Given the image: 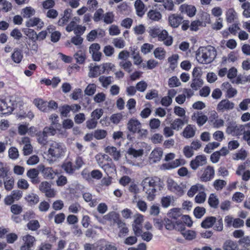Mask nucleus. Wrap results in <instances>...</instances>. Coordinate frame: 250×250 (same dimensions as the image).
I'll return each mask as SVG.
<instances>
[{"instance_id": "f257e3e1", "label": "nucleus", "mask_w": 250, "mask_h": 250, "mask_svg": "<svg viewBox=\"0 0 250 250\" xmlns=\"http://www.w3.org/2000/svg\"><path fill=\"white\" fill-rule=\"evenodd\" d=\"M216 55V49L212 46L200 47L196 51V59L200 63L208 64L213 62Z\"/></svg>"}, {"instance_id": "f03ea898", "label": "nucleus", "mask_w": 250, "mask_h": 250, "mask_svg": "<svg viewBox=\"0 0 250 250\" xmlns=\"http://www.w3.org/2000/svg\"><path fill=\"white\" fill-rule=\"evenodd\" d=\"M159 182V178L157 177H146L142 181L141 185L148 201H151L154 199Z\"/></svg>"}, {"instance_id": "7ed1b4c3", "label": "nucleus", "mask_w": 250, "mask_h": 250, "mask_svg": "<svg viewBox=\"0 0 250 250\" xmlns=\"http://www.w3.org/2000/svg\"><path fill=\"white\" fill-rule=\"evenodd\" d=\"M250 129V123L244 125H237L235 122H231L228 124L226 132L234 136L245 135L246 132Z\"/></svg>"}, {"instance_id": "20e7f679", "label": "nucleus", "mask_w": 250, "mask_h": 250, "mask_svg": "<svg viewBox=\"0 0 250 250\" xmlns=\"http://www.w3.org/2000/svg\"><path fill=\"white\" fill-rule=\"evenodd\" d=\"M66 151V147L64 144L60 142H53L50 143L48 150V155L55 159L64 156Z\"/></svg>"}, {"instance_id": "39448f33", "label": "nucleus", "mask_w": 250, "mask_h": 250, "mask_svg": "<svg viewBox=\"0 0 250 250\" xmlns=\"http://www.w3.org/2000/svg\"><path fill=\"white\" fill-rule=\"evenodd\" d=\"M84 248L85 250H117L115 245L106 241L101 242L97 246L94 244H85Z\"/></svg>"}, {"instance_id": "423d86ee", "label": "nucleus", "mask_w": 250, "mask_h": 250, "mask_svg": "<svg viewBox=\"0 0 250 250\" xmlns=\"http://www.w3.org/2000/svg\"><path fill=\"white\" fill-rule=\"evenodd\" d=\"M250 167V160H247L243 164L240 165L236 171V174L242 177V179L248 181L250 179V171L247 170Z\"/></svg>"}, {"instance_id": "0eeeda50", "label": "nucleus", "mask_w": 250, "mask_h": 250, "mask_svg": "<svg viewBox=\"0 0 250 250\" xmlns=\"http://www.w3.org/2000/svg\"><path fill=\"white\" fill-rule=\"evenodd\" d=\"M167 189L175 194L181 196L184 193V188L181 184H178L173 179L169 178L167 180Z\"/></svg>"}, {"instance_id": "6e6552de", "label": "nucleus", "mask_w": 250, "mask_h": 250, "mask_svg": "<svg viewBox=\"0 0 250 250\" xmlns=\"http://www.w3.org/2000/svg\"><path fill=\"white\" fill-rule=\"evenodd\" d=\"M208 122L214 127L217 128L223 127L225 124L224 121L218 118L217 113L214 110L209 112Z\"/></svg>"}, {"instance_id": "1a4fd4ad", "label": "nucleus", "mask_w": 250, "mask_h": 250, "mask_svg": "<svg viewBox=\"0 0 250 250\" xmlns=\"http://www.w3.org/2000/svg\"><path fill=\"white\" fill-rule=\"evenodd\" d=\"M18 143L21 146H23L22 151L24 155H28L32 153L33 147L29 138L22 137L18 140Z\"/></svg>"}, {"instance_id": "9d476101", "label": "nucleus", "mask_w": 250, "mask_h": 250, "mask_svg": "<svg viewBox=\"0 0 250 250\" xmlns=\"http://www.w3.org/2000/svg\"><path fill=\"white\" fill-rule=\"evenodd\" d=\"M144 221V216L141 214H137L132 225L133 230L136 236H139L142 233V225Z\"/></svg>"}, {"instance_id": "9b49d317", "label": "nucleus", "mask_w": 250, "mask_h": 250, "mask_svg": "<svg viewBox=\"0 0 250 250\" xmlns=\"http://www.w3.org/2000/svg\"><path fill=\"white\" fill-rule=\"evenodd\" d=\"M100 44L97 43H92L89 47V52L94 61L99 62L101 60L102 53L100 52Z\"/></svg>"}, {"instance_id": "f8f14e48", "label": "nucleus", "mask_w": 250, "mask_h": 250, "mask_svg": "<svg viewBox=\"0 0 250 250\" xmlns=\"http://www.w3.org/2000/svg\"><path fill=\"white\" fill-rule=\"evenodd\" d=\"M38 169L46 179H53L57 174L56 172L54 171L51 167H46L42 165H39Z\"/></svg>"}, {"instance_id": "ddd939ff", "label": "nucleus", "mask_w": 250, "mask_h": 250, "mask_svg": "<svg viewBox=\"0 0 250 250\" xmlns=\"http://www.w3.org/2000/svg\"><path fill=\"white\" fill-rule=\"evenodd\" d=\"M24 245L21 247V250H31L36 241L35 238L29 234H26L22 237Z\"/></svg>"}, {"instance_id": "4468645a", "label": "nucleus", "mask_w": 250, "mask_h": 250, "mask_svg": "<svg viewBox=\"0 0 250 250\" xmlns=\"http://www.w3.org/2000/svg\"><path fill=\"white\" fill-rule=\"evenodd\" d=\"M183 19V17L179 14H171L168 18V24L173 28H177L181 24Z\"/></svg>"}, {"instance_id": "2eb2a0df", "label": "nucleus", "mask_w": 250, "mask_h": 250, "mask_svg": "<svg viewBox=\"0 0 250 250\" xmlns=\"http://www.w3.org/2000/svg\"><path fill=\"white\" fill-rule=\"evenodd\" d=\"M207 163V159L204 155L197 156L190 163L191 168L196 170L199 167L205 165Z\"/></svg>"}, {"instance_id": "dca6fc26", "label": "nucleus", "mask_w": 250, "mask_h": 250, "mask_svg": "<svg viewBox=\"0 0 250 250\" xmlns=\"http://www.w3.org/2000/svg\"><path fill=\"white\" fill-rule=\"evenodd\" d=\"M158 38L159 41L163 42L167 46H170L173 43L172 37L169 35L167 31L165 29H162Z\"/></svg>"}, {"instance_id": "f3484780", "label": "nucleus", "mask_w": 250, "mask_h": 250, "mask_svg": "<svg viewBox=\"0 0 250 250\" xmlns=\"http://www.w3.org/2000/svg\"><path fill=\"white\" fill-rule=\"evenodd\" d=\"M234 104L228 100H222L219 103L217 106V110L219 111L224 112L226 110H231L234 108Z\"/></svg>"}, {"instance_id": "a211bd4d", "label": "nucleus", "mask_w": 250, "mask_h": 250, "mask_svg": "<svg viewBox=\"0 0 250 250\" xmlns=\"http://www.w3.org/2000/svg\"><path fill=\"white\" fill-rule=\"evenodd\" d=\"M141 127H142V124L138 120L135 118L130 119L127 124V129L133 133L137 132Z\"/></svg>"}, {"instance_id": "6ab92c4d", "label": "nucleus", "mask_w": 250, "mask_h": 250, "mask_svg": "<svg viewBox=\"0 0 250 250\" xmlns=\"http://www.w3.org/2000/svg\"><path fill=\"white\" fill-rule=\"evenodd\" d=\"M13 109L14 107L11 101H9L7 102L5 100H2L0 101V110L2 114H10Z\"/></svg>"}, {"instance_id": "aec40b11", "label": "nucleus", "mask_w": 250, "mask_h": 250, "mask_svg": "<svg viewBox=\"0 0 250 250\" xmlns=\"http://www.w3.org/2000/svg\"><path fill=\"white\" fill-rule=\"evenodd\" d=\"M214 175V170L210 166H208L204 170L203 174L200 177L201 181L207 182L212 179Z\"/></svg>"}, {"instance_id": "412c9836", "label": "nucleus", "mask_w": 250, "mask_h": 250, "mask_svg": "<svg viewBox=\"0 0 250 250\" xmlns=\"http://www.w3.org/2000/svg\"><path fill=\"white\" fill-rule=\"evenodd\" d=\"M26 26L27 27H33L36 26L38 29H41L44 25L43 21L40 18L35 17L33 18H30L26 22Z\"/></svg>"}, {"instance_id": "4be33fe9", "label": "nucleus", "mask_w": 250, "mask_h": 250, "mask_svg": "<svg viewBox=\"0 0 250 250\" xmlns=\"http://www.w3.org/2000/svg\"><path fill=\"white\" fill-rule=\"evenodd\" d=\"M163 150L160 147H157L154 149L149 155V161L150 163H156L160 161L163 156Z\"/></svg>"}, {"instance_id": "5701e85b", "label": "nucleus", "mask_w": 250, "mask_h": 250, "mask_svg": "<svg viewBox=\"0 0 250 250\" xmlns=\"http://www.w3.org/2000/svg\"><path fill=\"white\" fill-rule=\"evenodd\" d=\"M192 120L195 121L199 126L204 125L208 120V117L202 112H195L191 116Z\"/></svg>"}, {"instance_id": "b1692460", "label": "nucleus", "mask_w": 250, "mask_h": 250, "mask_svg": "<svg viewBox=\"0 0 250 250\" xmlns=\"http://www.w3.org/2000/svg\"><path fill=\"white\" fill-rule=\"evenodd\" d=\"M180 10L182 13L187 14L189 17H192L195 15L196 8L194 6L184 4L180 6Z\"/></svg>"}, {"instance_id": "393cba45", "label": "nucleus", "mask_w": 250, "mask_h": 250, "mask_svg": "<svg viewBox=\"0 0 250 250\" xmlns=\"http://www.w3.org/2000/svg\"><path fill=\"white\" fill-rule=\"evenodd\" d=\"M95 216L97 221L103 224H105L106 221H111L112 219L115 220L118 218V215L115 212H110L102 217H98L96 215Z\"/></svg>"}, {"instance_id": "a878e982", "label": "nucleus", "mask_w": 250, "mask_h": 250, "mask_svg": "<svg viewBox=\"0 0 250 250\" xmlns=\"http://www.w3.org/2000/svg\"><path fill=\"white\" fill-rule=\"evenodd\" d=\"M89 68L88 76L89 77H96L101 74L104 73L101 65L93 66L92 64H91Z\"/></svg>"}, {"instance_id": "bb28decb", "label": "nucleus", "mask_w": 250, "mask_h": 250, "mask_svg": "<svg viewBox=\"0 0 250 250\" xmlns=\"http://www.w3.org/2000/svg\"><path fill=\"white\" fill-rule=\"evenodd\" d=\"M222 90L227 94L229 98L233 97L237 94V90L232 88L229 83H224L222 85Z\"/></svg>"}, {"instance_id": "cd10ccee", "label": "nucleus", "mask_w": 250, "mask_h": 250, "mask_svg": "<svg viewBox=\"0 0 250 250\" xmlns=\"http://www.w3.org/2000/svg\"><path fill=\"white\" fill-rule=\"evenodd\" d=\"M39 169L32 168L27 171L26 175L30 179L32 183L34 184L39 183L38 175L39 174Z\"/></svg>"}, {"instance_id": "c85d7f7f", "label": "nucleus", "mask_w": 250, "mask_h": 250, "mask_svg": "<svg viewBox=\"0 0 250 250\" xmlns=\"http://www.w3.org/2000/svg\"><path fill=\"white\" fill-rule=\"evenodd\" d=\"M96 160L99 166L102 168L108 161H111V158L105 154L99 153L95 156Z\"/></svg>"}, {"instance_id": "c756f323", "label": "nucleus", "mask_w": 250, "mask_h": 250, "mask_svg": "<svg viewBox=\"0 0 250 250\" xmlns=\"http://www.w3.org/2000/svg\"><path fill=\"white\" fill-rule=\"evenodd\" d=\"M196 128L191 125H188L184 129L182 135L187 138H190L195 135Z\"/></svg>"}, {"instance_id": "7c9ffc66", "label": "nucleus", "mask_w": 250, "mask_h": 250, "mask_svg": "<svg viewBox=\"0 0 250 250\" xmlns=\"http://www.w3.org/2000/svg\"><path fill=\"white\" fill-rule=\"evenodd\" d=\"M35 106L41 111L48 112V108L47 107V102L42 99H36L33 102Z\"/></svg>"}, {"instance_id": "2f4dec72", "label": "nucleus", "mask_w": 250, "mask_h": 250, "mask_svg": "<svg viewBox=\"0 0 250 250\" xmlns=\"http://www.w3.org/2000/svg\"><path fill=\"white\" fill-rule=\"evenodd\" d=\"M102 168L104 171L107 175H111L116 173V169L115 165L112 162L108 161Z\"/></svg>"}, {"instance_id": "473e14b6", "label": "nucleus", "mask_w": 250, "mask_h": 250, "mask_svg": "<svg viewBox=\"0 0 250 250\" xmlns=\"http://www.w3.org/2000/svg\"><path fill=\"white\" fill-rule=\"evenodd\" d=\"M104 151L111 155L116 161L118 160L120 157L119 151H118L117 148L114 146H108L105 148Z\"/></svg>"}, {"instance_id": "72a5a7b5", "label": "nucleus", "mask_w": 250, "mask_h": 250, "mask_svg": "<svg viewBox=\"0 0 250 250\" xmlns=\"http://www.w3.org/2000/svg\"><path fill=\"white\" fill-rule=\"evenodd\" d=\"M226 19L229 23L234 21L237 19V14L233 8H229L226 11Z\"/></svg>"}, {"instance_id": "f704fd0d", "label": "nucleus", "mask_w": 250, "mask_h": 250, "mask_svg": "<svg viewBox=\"0 0 250 250\" xmlns=\"http://www.w3.org/2000/svg\"><path fill=\"white\" fill-rule=\"evenodd\" d=\"M134 6L137 15L139 17H142L145 13V5L142 1L136 0L135 2Z\"/></svg>"}, {"instance_id": "c9c22d12", "label": "nucleus", "mask_w": 250, "mask_h": 250, "mask_svg": "<svg viewBox=\"0 0 250 250\" xmlns=\"http://www.w3.org/2000/svg\"><path fill=\"white\" fill-rule=\"evenodd\" d=\"M174 202V197L172 195H167L161 198V203L164 208H168Z\"/></svg>"}, {"instance_id": "e433bc0d", "label": "nucleus", "mask_w": 250, "mask_h": 250, "mask_svg": "<svg viewBox=\"0 0 250 250\" xmlns=\"http://www.w3.org/2000/svg\"><path fill=\"white\" fill-rule=\"evenodd\" d=\"M185 124L184 121L180 118H176L170 123V126L173 130L179 131L181 129Z\"/></svg>"}, {"instance_id": "4c0bfd02", "label": "nucleus", "mask_w": 250, "mask_h": 250, "mask_svg": "<svg viewBox=\"0 0 250 250\" xmlns=\"http://www.w3.org/2000/svg\"><path fill=\"white\" fill-rule=\"evenodd\" d=\"M216 222V218L213 216L206 217L201 223V227L208 229L212 227Z\"/></svg>"}, {"instance_id": "58836bf2", "label": "nucleus", "mask_w": 250, "mask_h": 250, "mask_svg": "<svg viewBox=\"0 0 250 250\" xmlns=\"http://www.w3.org/2000/svg\"><path fill=\"white\" fill-rule=\"evenodd\" d=\"M204 186L200 184H197L195 185L192 186L188 192V195L189 197H193L196 193L198 191L200 192L202 190H204Z\"/></svg>"}, {"instance_id": "ea45409f", "label": "nucleus", "mask_w": 250, "mask_h": 250, "mask_svg": "<svg viewBox=\"0 0 250 250\" xmlns=\"http://www.w3.org/2000/svg\"><path fill=\"white\" fill-rule=\"evenodd\" d=\"M11 58L15 63H20L23 58L21 51L18 48L15 49L14 52L11 55Z\"/></svg>"}, {"instance_id": "a19ab883", "label": "nucleus", "mask_w": 250, "mask_h": 250, "mask_svg": "<svg viewBox=\"0 0 250 250\" xmlns=\"http://www.w3.org/2000/svg\"><path fill=\"white\" fill-rule=\"evenodd\" d=\"M182 214V209L179 208H173L167 213L168 216L174 219H177Z\"/></svg>"}, {"instance_id": "79ce46f5", "label": "nucleus", "mask_w": 250, "mask_h": 250, "mask_svg": "<svg viewBox=\"0 0 250 250\" xmlns=\"http://www.w3.org/2000/svg\"><path fill=\"white\" fill-rule=\"evenodd\" d=\"M55 30V27L53 25H49L46 30L42 31L40 32L39 34H37V40L39 39L40 40H44L48 33H50Z\"/></svg>"}, {"instance_id": "37998d69", "label": "nucleus", "mask_w": 250, "mask_h": 250, "mask_svg": "<svg viewBox=\"0 0 250 250\" xmlns=\"http://www.w3.org/2000/svg\"><path fill=\"white\" fill-rule=\"evenodd\" d=\"M25 199L30 205H34L37 204L39 201V196L33 193H30L27 194L25 197Z\"/></svg>"}, {"instance_id": "c03bdc74", "label": "nucleus", "mask_w": 250, "mask_h": 250, "mask_svg": "<svg viewBox=\"0 0 250 250\" xmlns=\"http://www.w3.org/2000/svg\"><path fill=\"white\" fill-rule=\"evenodd\" d=\"M118 228H120L119 232V237H123L127 234L128 232V229L126 227L125 224L122 221L119 220L117 222Z\"/></svg>"}, {"instance_id": "a18cd8bd", "label": "nucleus", "mask_w": 250, "mask_h": 250, "mask_svg": "<svg viewBox=\"0 0 250 250\" xmlns=\"http://www.w3.org/2000/svg\"><path fill=\"white\" fill-rule=\"evenodd\" d=\"M35 10L31 6H27L22 10V16L24 18H30L35 14Z\"/></svg>"}, {"instance_id": "49530a36", "label": "nucleus", "mask_w": 250, "mask_h": 250, "mask_svg": "<svg viewBox=\"0 0 250 250\" xmlns=\"http://www.w3.org/2000/svg\"><path fill=\"white\" fill-rule=\"evenodd\" d=\"M147 17L151 20L158 21L162 18L161 14L156 10H150L147 13Z\"/></svg>"}, {"instance_id": "de8ad7c7", "label": "nucleus", "mask_w": 250, "mask_h": 250, "mask_svg": "<svg viewBox=\"0 0 250 250\" xmlns=\"http://www.w3.org/2000/svg\"><path fill=\"white\" fill-rule=\"evenodd\" d=\"M62 168L66 173L69 174L72 173L75 170L74 167L72 166V163L69 160H66L63 163Z\"/></svg>"}, {"instance_id": "09e8293b", "label": "nucleus", "mask_w": 250, "mask_h": 250, "mask_svg": "<svg viewBox=\"0 0 250 250\" xmlns=\"http://www.w3.org/2000/svg\"><path fill=\"white\" fill-rule=\"evenodd\" d=\"M208 203L210 207L216 208L219 204V199L214 194H211L209 197Z\"/></svg>"}, {"instance_id": "8fccbe9b", "label": "nucleus", "mask_w": 250, "mask_h": 250, "mask_svg": "<svg viewBox=\"0 0 250 250\" xmlns=\"http://www.w3.org/2000/svg\"><path fill=\"white\" fill-rule=\"evenodd\" d=\"M23 32L32 41L37 40V34L33 29L26 28L24 29Z\"/></svg>"}, {"instance_id": "3c124183", "label": "nucleus", "mask_w": 250, "mask_h": 250, "mask_svg": "<svg viewBox=\"0 0 250 250\" xmlns=\"http://www.w3.org/2000/svg\"><path fill=\"white\" fill-rule=\"evenodd\" d=\"M74 57L76 60L77 62L79 64L83 63L86 59L85 54L81 50L76 53L74 54Z\"/></svg>"}, {"instance_id": "603ef678", "label": "nucleus", "mask_w": 250, "mask_h": 250, "mask_svg": "<svg viewBox=\"0 0 250 250\" xmlns=\"http://www.w3.org/2000/svg\"><path fill=\"white\" fill-rule=\"evenodd\" d=\"M119 65L128 73H130L132 71V64L129 61H122L119 63Z\"/></svg>"}, {"instance_id": "864d4df0", "label": "nucleus", "mask_w": 250, "mask_h": 250, "mask_svg": "<svg viewBox=\"0 0 250 250\" xmlns=\"http://www.w3.org/2000/svg\"><path fill=\"white\" fill-rule=\"evenodd\" d=\"M133 202L136 203L137 206L138 208L142 212H145L147 209V204L144 201L139 200L138 201L136 200V196H134V199H133Z\"/></svg>"}, {"instance_id": "5fc2aeb1", "label": "nucleus", "mask_w": 250, "mask_h": 250, "mask_svg": "<svg viewBox=\"0 0 250 250\" xmlns=\"http://www.w3.org/2000/svg\"><path fill=\"white\" fill-rule=\"evenodd\" d=\"M185 164V161L183 159H177L173 161L171 164L168 165L167 169L174 168L181 165H183Z\"/></svg>"}, {"instance_id": "6e6d98bb", "label": "nucleus", "mask_w": 250, "mask_h": 250, "mask_svg": "<svg viewBox=\"0 0 250 250\" xmlns=\"http://www.w3.org/2000/svg\"><path fill=\"white\" fill-rule=\"evenodd\" d=\"M154 55L156 58L159 60H163L165 57L166 51L164 48L158 47L154 51Z\"/></svg>"}, {"instance_id": "4d7b16f0", "label": "nucleus", "mask_w": 250, "mask_h": 250, "mask_svg": "<svg viewBox=\"0 0 250 250\" xmlns=\"http://www.w3.org/2000/svg\"><path fill=\"white\" fill-rule=\"evenodd\" d=\"M112 43L116 48L119 49L123 48L125 45V41L121 38L114 39Z\"/></svg>"}, {"instance_id": "13d9d810", "label": "nucleus", "mask_w": 250, "mask_h": 250, "mask_svg": "<svg viewBox=\"0 0 250 250\" xmlns=\"http://www.w3.org/2000/svg\"><path fill=\"white\" fill-rule=\"evenodd\" d=\"M8 156L12 160H16L19 156V151L16 147H11L8 150Z\"/></svg>"}, {"instance_id": "bf43d9fd", "label": "nucleus", "mask_w": 250, "mask_h": 250, "mask_svg": "<svg viewBox=\"0 0 250 250\" xmlns=\"http://www.w3.org/2000/svg\"><path fill=\"white\" fill-rule=\"evenodd\" d=\"M14 179L12 177H7L4 181V185L5 189L11 190L14 186Z\"/></svg>"}, {"instance_id": "052dcab7", "label": "nucleus", "mask_w": 250, "mask_h": 250, "mask_svg": "<svg viewBox=\"0 0 250 250\" xmlns=\"http://www.w3.org/2000/svg\"><path fill=\"white\" fill-rule=\"evenodd\" d=\"M220 146V143L216 142L208 143L206 145L204 151L206 153H210L212 150Z\"/></svg>"}, {"instance_id": "680f3d73", "label": "nucleus", "mask_w": 250, "mask_h": 250, "mask_svg": "<svg viewBox=\"0 0 250 250\" xmlns=\"http://www.w3.org/2000/svg\"><path fill=\"white\" fill-rule=\"evenodd\" d=\"M107 135V132L103 129H97L94 131V136L98 140L104 139Z\"/></svg>"}, {"instance_id": "e2e57ef3", "label": "nucleus", "mask_w": 250, "mask_h": 250, "mask_svg": "<svg viewBox=\"0 0 250 250\" xmlns=\"http://www.w3.org/2000/svg\"><path fill=\"white\" fill-rule=\"evenodd\" d=\"M17 186L20 189L25 190L28 188L29 184L26 180L21 178L18 181Z\"/></svg>"}, {"instance_id": "0e129e2a", "label": "nucleus", "mask_w": 250, "mask_h": 250, "mask_svg": "<svg viewBox=\"0 0 250 250\" xmlns=\"http://www.w3.org/2000/svg\"><path fill=\"white\" fill-rule=\"evenodd\" d=\"M154 226L159 230H162L164 226V219L156 218L153 219Z\"/></svg>"}, {"instance_id": "69168bd1", "label": "nucleus", "mask_w": 250, "mask_h": 250, "mask_svg": "<svg viewBox=\"0 0 250 250\" xmlns=\"http://www.w3.org/2000/svg\"><path fill=\"white\" fill-rule=\"evenodd\" d=\"M27 227L30 230L33 231L36 230L40 228L39 222L35 220H31L27 224Z\"/></svg>"}, {"instance_id": "338daca9", "label": "nucleus", "mask_w": 250, "mask_h": 250, "mask_svg": "<svg viewBox=\"0 0 250 250\" xmlns=\"http://www.w3.org/2000/svg\"><path fill=\"white\" fill-rule=\"evenodd\" d=\"M181 85V83L179 79L175 76H173L168 80V85L170 87H178Z\"/></svg>"}, {"instance_id": "774afa93", "label": "nucleus", "mask_w": 250, "mask_h": 250, "mask_svg": "<svg viewBox=\"0 0 250 250\" xmlns=\"http://www.w3.org/2000/svg\"><path fill=\"white\" fill-rule=\"evenodd\" d=\"M203 81L200 78H193L190 86L193 89L197 90L203 85Z\"/></svg>"}]
</instances>
